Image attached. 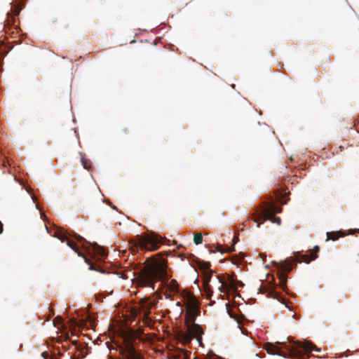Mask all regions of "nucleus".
<instances>
[{
  "instance_id": "obj_14",
  "label": "nucleus",
  "mask_w": 359,
  "mask_h": 359,
  "mask_svg": "<svg viewBox=\"0 0 359 359\" xmlns=\"http://www.w3.org/2000/svg\"><path fill=\"white\" fill-rule=\"evenodd\" d=\"M345 236V233L341 231H331L327 233V239L326 241H336L340 237H343Z\"/></svg>"
},
{
  "instance_id": "obj_21",
  "label": "nucleus",
  "mask_w": 359,
  "mask_h": 359,
  "mask_svg": "<svg viewBox=\"0 0 359 359\" xmlns=\"http://www.w3.org/2000/svg\"><path fill=\"white\" fill-rule=\"evenodd\" d=\"M280 287L281 288L284 290L286 287H287V285H286V276L285 274H284L283 273H282L280 276Z\"/></svg>"
},
{
  "instance_id": "obj_1",
  "label": "nucleus",
  "mask_w": 359,
  "mask_h": 359,
  "mask_svg": "<svg viewBox=\"0 0 359 359\" xmlns=\"http://www.w3.org/2000/svg\"><path fill=\"white\" fill-rule=\"evenodd\" d=\"M168 262L159 254L147 259L144 266L140 270L135 278L137 287L155 288L156 283L162 282L166 287L164 293L166 298L171 299L179 293V284L175 279L168 281Z\"/></svg>"
},
{
  "instance_id": "obj_33",
  "label": "nucleus",
  "mask_w": 359,
  "mask_h": 359,
  "mask_svg": "<svg viewBox=\"0 0 359 359\" xmlns=\"http://www.w3.org/2000/svg\"><path fill=\"white\" fill-rule=\"evenodd\" d=\"M260 224H261V223H258L257 225V227H259Z\"/></svg>"
},
{
  "instance_id": "obj_25",
  "label": "nucleus",
  "mask_w": 359,
  "mask_h": 359,
  "mask_svg": "<svg viewBox=\"0 0 359 359\" xmlns=\"http://www.w3.org/2000/svg\"><path fill=\"white\" fill-rule=\"evenodd\" d=\"M4 228H3V224L1 222H0V233L3 232Z\"/></svg>"
},
{
  "instance_id": "obj_8",
  "label": "nucleus",
  "mask_w": 359,
  "mask_h": 359,
  "mask_svg": "<svg viewBox=\"0 0 359 359\" xmlns=\"http://www.w3.org/2000/svg\"><path fill=\"white\" fill-rule=\"evenodd\" d=\"M156 304V302L155 301H150L149 298H142L140 301V314L149 316L151 309L155 306Z\"/></svg>"
},
{
  "instance_id": "obj_15",
  "label": "nucleus",
  "mask_w": 359,
  "mask_h": 359,
  "mask_svg": "<svg viewBox=\"0 0 359 359\" xmlns=\"http://www.w3.org/2000/svg\"><path fill=\"white\" fill-rule=\"evenodd\" d=\"M92 246H93V250L95 254H96L102 257H104V256H106L107 254L105 252L104 249L102 247L98 245L97 243L93 244Z\"/></svg>"
},
{
  "instance_id": "obj_16",
  "label": "nucleus",
  "mask_w": 359,
  "mask_h": 359,
  "mask_svg": "<svg viewBox=\"0 0 359 359\" xmlns=\"http://www.w3.org/2000/svg\"><path fill=\"white\" fill-rule=\"evenodd\" d=\"M233 251H235V248L233 245L231 247H228L226 249L224 250L222 245H217L215 250H210L211 252H219L222 254H224L226 252H233Z\"/></svg>"
},
{
  "instance_id": "obj_34",
  "label": "nucleus",
  "mask_w": 359,
  "mask_h": 359,
  "mask_svg": "<svg viewBox=\"0 0 359 359\" xmlns=\"http://www.w3.org/2000/svg\"><path fill=\"white\" fill-rule=\"evenodd\" d=\"M123 131L126 133V132L127 131V128H124V129H123Z\"/></svg>"
},
{
  "instance_id": "obj_17",
  "label": "nucleus",
  "mask_w": 359,
  "mask_h": 359,
  "mask_svg": "<svg viewBox=\"0 0 359 359\" xmlns=\"http://www.w3.org/2000/svg\"><path fill=\"white\" fill-rule=\"evenodd\" d=\"M81 161L85 169L88 170H90L91 169V162L83 155H81Z\"/></svg>"
},
{
  "instance_id": "obj_32",
  "label": "nucleus",
  "mask_w": 359,
  "mask_h": 359,
  "mask_svg": "<svg viewBox=\"0 0 359 359\" xmlns=\"http://www.w3.org/2000/svg\"><path fill=\"white\" fill-rule=\"evenodd\" d=\"M73 325H76L77 323L74 320Z\"/></svg>"
},
{
  "instance_id": "obj_9",
  "label": "nucleus",
  "mask_w": 359,
  "mask_h": 359,
  "mask_svg": "<svg viewBox=\"0 0 359 359\" xmlns=\"http://www.w3.org/2000/svg\"><path fill=\"white\" fill-rule=\"evenodd\" d=\"M319 250L320 248L318 245H316L309 255H300L298 253L295 255L296 261L299 262L309 263L311 261L317 258V253Z\"/></svg>"
},
{
  "instance_id": "obj_30",
  "label": "nucleus",
  "mask_w": 359,
  "mask_h": 359,
  "mask_svg": "<svg viewBox=\"0 0 359 359\" xmlns=\"http://www.w3.org/2000/svg\"><path fill=\"white\" fill-rule=\"evenodd\" d=\"M273 292H270V294H267V295H268L269 297L270 296V297H273V298H275V297H274V296H273Z\"/></svg>"
},
{
  "instance_id": "obj_22",
  "label": "nucleus",
  "mask_w": 359,
  "mask_h": 359,
  "mask_svg": "<svg viewBox=\"0 0 359 359\" xmlns=\"http://www.w3.org/2000/svg\"><path fill=\"white\" fill-rule=\"evenodd\" d=\"M62 321H63V319L62 317L60 316H57L55 320H53V323L55 324V325H56V323L57 325H60V324H62Z\"/></svg>"
},
{
  "instance_id": "obj_4",
  "label": "nucleus",
  "mask_w": 359,
  "mask_h": 359,
  "mask_svg": "<svg viewBox=\"0 0 359 359\" xmlns=\"http://www.w3.org/2000/svg\"><path fill=\"white\" fill-rule=\"evenodd\" d=\"M200 309H186L184 322L187 330L180 331L177 333V338L183 344H189L193 338L201 343L203 330L202 327L195 323L197 316L200 314Z\"/></svg>"
},
{
  "instance_id": "obj_19",
  "label": "nucleus",
  "mask_w": 359,
  "mask_h": 359,
  "mask_svg": "<svg viewBox=\"0 0 359 359\" xmlns=\"http://www.w3.org/2000/svg\"><path fill=\"white\" fill-rule=\"evenodd\" d=\"M142 321L146 326L150 327L152 325V320L150 318L149 316H146L145 314L142 315Z\"/></svg>"
},
{
  "instance_id": "obj_27",
  "label": "nucleus",
  "mask_w": 359,
  "mask_h": 359,
  "mask_svg": "<svg viewBox=\"0 0 359 359\" xmlns=\"http://www.w3.org/2000/svg\"><path fill=\"white\" fill-rule=\"evenodd\" d=\"M238 240V236H234V238H233V243H236L237 242V241Z\"/></svg>"
},
{
  "instance_id": "obj_20",
  "label": "nucleus",
  "mask_w": 359,
  "mask_h": 359,
  "mask_svg": "<svg viewBox=\"0 0 359 359\" xmlns=\"http://www.w3.org/2000/svg\"><path fill=\"white\" fill-rule=\"evenodd\" d=\"M203 241V236L201 233H196L194 234V242L196 245H199Z\"/></svg>"
},
{
  "instance_id": "obj_10",
  "label": "nucleus",
  "mask_w": 359,
  "mask_h": 359,
  "mask_svg": "<svg viewBox=\"0 0 359 359\" xmlns=\"http://www.w3.org/2000/svg\"><path fill=\"white\" fill-rule=\"evenodd\" d=\"M184 298L186 300L184 303L186 309H200L199 304L193 294L186 292Z\"/></svg>"
},
{
  "instance_id": "obj_3",
  "label": "nucleus",
  "mask_w": 359,
  "mask_h": 359,
  "mask_svg": "<svg viewBox=\"0 0 359 359\" xmlns=\"http://www.w3.org/2000/svg\"><path fill=\"white\" fill-rule=\"evenodd\" d=\"M121 337L122 343L119 351L123 359H142L140 353L136 350V346L140 341L147 339V337L144 336V329L139 327L135 330H122Z\"/></svg>"
},
{
  "instance_id": "obj_13",
  "label": "nucleus",
  "mask_w": 359,
  "mask_h": 359,
  "mask_svg": "<svg viewBox=\"0 0 359 359\" xmlns=\"http://www.w3.org/2000/svg\"><path fill=\"white\" fill-rule=\"evenodd\" d=\"M201 267L205 271V283L208 284L210 280L213 271L210 269V264L208 262H204Z\"/></svg>"
},
{
  "instance_id": "obj_6",
  "label": "nucleus",
  "mask_w": 359,
  "mask_h": 359,
  "mask_svg": "<svg viewBox=\"0 0 359 359\" xmlns=\"http://www.w3.org/2000/svg\"><path fill=\"white\" fill-rule=\"evenodd\" d=\"M163 243V239L161 236L151 233L144 236H138L135 241V247L137 250L154 251L158 250Z\"/></svg>"
},
{
  "instance_id": "obj_26",
  "label": "nucleus",
  "mask_w": 359,
  "mask_h": 359,
  "mask_svg": "<svg viewBox=\"0 0 359 359\" xmlns=\"http://www.w3.org/2000/svg\"><path fill=\"white\" fill-rule=\"evenodd\" d=\"M259 217H252V219L255 222H258V220H259Z\"/></svg>"
},
{
  "instance_id": "obj_5",
  "label": "nucleus",
  "mask_w": 359,
  "mask_h": 359,
  "mask_svg": "<svg viewBox=\"0 0 359 359\" xmlns=\"http://www.w3.org/2000/svg\"><path fill=\"white\" fill-rule=\"evenodd\" d=\"M54 236L62 242L65 241L67 245L71 248L75 252H76L79 256L83 257L86 263L90 266V269L97 271V269L95 268L92 262L85 256V254L81 250L78 244L72 239L74 238L83 245L84 243H86V241L84 238L80 235H78L75 232L70 233L64 229L58 230L57 232H55Z\"/></svg>"
},
{
  "instance_id": "obj_23",
  "label": "nucleus",
  "mask_w": 359,
  "mask_h": 359,
  "mask_svg": "<svg viewBox=\"0 0 359 359\" xmlns=\"http://www.w3.org/2000/svg\"><path fill=\"white\" fill-rule=\"evenodd\" d=\"M182 357L183 359H188L189 355H190V353H188L187 351H182Z\"/></svg>"
},
{
  "instance_id": "obj_7",
  "label": "nucleus",
  "mask_w": 359,
  "mask_h": 359,
  "mask_svg": "<svg viewBox=\"0 0 359 359\" xmlns=\"http://www.w3.org/2000/svg\"><path fill=\"white\" fill-rule=\"evenodd\" d=\"M280 209L275 205H271L269 208L265 210L260 217H263L264 219L271 220L273 223L280 224L281 219L280 217H274L276 212H280Z\"/></svg>"
},
{
  "instance_id": "obj_11",
  "label": "nucleus",
  "mask_w": 359,
  "mask_h": 359,
  "mask_svg": "<svg viewBox=\"0 0 359 359\" xmlns=\"http://www.w3.org/2000/svg\"><path fill=\"white\" fill-rule=\"evenodd\" d=\"M219 282L222 283V287H219V290L221 292H223L224 289L227 288L229 287L232 290H236L238 286L243 287L244 284L241 280H235L233 278L229 279V285H227L226 283H224L222 281V278L218 277Z\"/></svg>"
},
{
  "instance_id": "obj_29",
  "label": "nucleus",
  "mask_w": 359,
  "mask_h": 359,
  "mask_svg": "<svg viewBox=\"0 0 359 359\" xmlns=\"http://www.w3.org/2000/svg\"><path fill=\"white\" fill-rule=\"evenodd\" d=\"M6 161H5V160H2V165H3L4 167H5V166H6Z\"/></svg>"
},
{
  "instance_id": "obj_31",
  "label": "nucleus",
  "mask_w": 359,
  "mask_h": 359,
  "mask_svg": "<svg viewBox=\"0 0 359 359\" xmlns=\"http://www.w3.org/2000/svg\"><path fill=\"white\" fill-rule=\"evenodd\" d=\"M46 355H47V353H46V352H43V353H42V356H43V357L46 358Z\"/></svg>"
},
{
  "instance_id": "obj_2",
  "label": "nucleus",
  "mask_w": 359,
  "mask_h": 359,
  "mask_svg": "<svg viewBox=\"0 0 359 359\" xmlns=\"http://www.w3.org/2000/svg\"><path fill=\"white\" fill-rule=\"evenodd\" d=\"M264 348L269 354L278 355L285 358L287 355L290 358H302L305 353H309L312 351H320L314 344L307 341H296L292 345L278 341L276 342L275 344L266 342L264 346Z\"/></svg>"
},
{
  "instance_id": "obj_24",
  "label": "nucleus",
  "mask_w": 359,
  "mask_h": 359,
  "mask_svg": "<svg viewBox=\"0 0 359 359\" xmlns=\"http://www.w3.org/2000/svg\"><path fill=\"white\" fill-rule=\"evenodd\" d=\"M259 291L260 293L264 294L265 292H267V288L265 286L261 285L259 288Z\"/></svg>"
},
{
  "instance_id": "obj_12",
  "label": "nucleus",
  "mask_w": 359,
  "mask_h": 359,
  "mask_svg": "<svg viewBox=\"0 0 359 359\" xmlns=\"http://www.w3.org/2000/svg\"><path fill=\"white\" fill-rule=\"evenodd\" d=\"M21 11V8L18 5H14L11 6V13H8L7 24L11 25L14 22V16L19 15Z\"/></svg>"
},
{
  "instance_id": "obj_18",
  "label": "nucleus",
  "mask_w": 359,
  "mask_h": 359,
  "mask_svg": "<svg viewBox=\"0 0 359 359\" xmlns=\"http://www.w3.org/2000/svg\"><path fill=\"white\" fill-rule=\"evenodd\" d=\"M280 269L283 271H290L292 269V262L285 261L280 264Z\"/></svg>"
},
{
  "instance_id": "obj_28",
  "label": "nucleus",
  "mask_w": 359,
  "mask_h": 359,
  "mask_svg": "<svg viewBox=\"0 0 359 359\" xmlns=\"http://www.w3.org/2000/svg\"><path fill=\"white\" fill-rule=\"evenodd\" d=\"M72 344L76 346L77 344H78V341L76 340H74V341H72Z\"/></svg>"
}]
</instances>
